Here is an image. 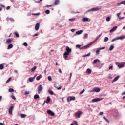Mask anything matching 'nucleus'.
<instances>
[{"mask_svg": "<svg viewBox=\"0 0 125 125\" xmlns=\"http://www.w3.org/2000/svg\"><path fill=\"white\" fill-rule=\"evenodd\" d=\"M14 108V106H11L9 108L8 112H9V114H10V115H12V114H13V110Z\"/></svg>", "mask_w": 125, "mask_h": 125, "instance_id": "obj_8", "label": "nucleus"}, {"mask_svg": "<svg viewBox=\"0 0 125 125\" xmlns=\"http://www.w3.org/2000/svg\"><path fill=\"white\" fill-rule=\"evenodd\" d=\"M4 69V66L3 64H0V69L2 70Z\"/></svg>", "mask_w": 125, "mask_h": 125, "instance_id": "obj_35", "label": "nucleus"}, {"mask_svg": "<svg viewBox=\"0 0 125 125\" xmlns=\"http://www.w3.org/2000/svg\"><path fill=\"white\" fill-rule=\"evenodd\" d=\"M101 9V8H99V7H95V8H92L87 11V12H91V11H98L99 10Z\"/></svg>", "mask_w": 125, "mask_h": 125, "instance_id": "obj_4", "label": "nucleus"}, {"mask_svg": "<svg viewBox=\"0 0 125 125\" xmlns=\"http://www.w3.org/2000/svg\"><path fill=\"white\" fill-rule=\"evenodd\" d=\"M42 75H39V76H37V77H36V80H37V81H39V80H40V79H41V78H42Z\"/></svg>", "mask_w": 125, "mask_h": 125, "instance_id": "obj_29", "label": "nucleus"}, {"mask_svg": "<svg viewBox=\"0 0 125 125\" xmlns=\"http://www.w3.org/2000/svg\"><path fill=\"white\" fill-rule=\"evenodd\" d=\"M125 18V17H119V19L120 20H123Z\"/></svg>", "mask_w": 125, "mask_h": 125, "instance_id": "obj_60", "label": "nucleus"}, {"mask_svg": "<svg viewBox=\"0 0 125 125\" xmlns=\"http://www.w3.org/2000/svg\"><path fill=\"white\" fill-rule=\"evenodd\" d=\"M86 73L88 74H90L92 73V70L90 69V68H88L86 70Z\"/></svg>", "mask_w": 125, "mask_h": 125, "instance_id": "obj_14", "label": "nucleus"}, {"mask_svg": "<svg viewBox=\"0 0 125 125\" xmlns=\"http://www.w3.org/2000/svg\"><path fill=\"white\" fill-rule=\"evenodd\" d=\"M88 34H85L84 36V39H87L88 38Z\"/></svg>", "mask_w": 125, "mask_h": 125, "instance_id": "obj_38", "label": "nucleus"}, {"mask_svg": "<svg viewBox=\"0 0 125 125\" xmlns=\"http://www.w3.org/2000/svg\"><path fill=\"white\" fill-rule=\"evenodd\" d=\"M59 72L60 73H62V70H61V68H59Z\"/></svg>", "mask_w": 125, "mask_h": 125, "instance_id": "obj_59", "label": "nucleus"}, {"mask_svg": "<svg viewBox=\"0 0 125 125\" xmlns=\"http://www.w3.org/2000/svg\"><path fill=\"white\" fill-rule=\"evenodd\" d=\"M76 47H78V48H80V49H81V45H77L76 46Z\"/></svg>", "mask_w": 125, "mask_h": 125, "instance_id": "obj_50", "label": "nucleus"}, {"mask_svg": "<svg viewBox=\"0 0 125 125\" xmlns=\"http://www.w3.org/2000/svg\"><path fill=\"white\" fill-rule=\"evenodd\" d=\"M76 100V98L74 96H69L67 98V101L68 102H70L71 101H75Z\"/></svg>", "mask_w": 125, "mask_h": 125, "instance_id": "obj_3", "label": "nucleus"}, {"mask_svg": "<svg viewBox=\"0 0 125 125\" xmlns=\"http://www.w3.org/2000/svg\"><path fill=\"white\" fill-rule=\"evenodd\" d=\"M108 40H109V38L107 37H105L104 39V42H107L108 41Z\"/></svg>", "mask_w": 125, "mask_h": 125, "instance_id": "obj_41", "label": "nucleus"}, {"mask_svg": "<svg viewBox=\"0 0 125 125\" xmlns=\"http://www.w3.org/2000/svg\"><path fill=\"white\" fill-rule=\"evenodd\" d=\"M117 65L119 68H122L124 67V64L123 63H121V64L118 63Z\"/></svg>", "mask_w": 125, "mask_h": 125, "instance_id": "obj_30", "label": "nucleus"}, {"mask_svg": "<svg viewBox=\"0 0 125 125\" xmlns=\"http://www.w3.org/2000/svg\"><path fill=\"white\" fill-rule=\"evenodd\" d=\"M113 49H114V44L111 45L109 47V50L112 51Z\"/></svg>", "mask_w": 125, "mask_h": 125, "instance_id": "obj_25", "label": "nucleus"}, {"mask_svg": "<svg viewBox=\"0 0 125 125\" xmlns=\"http://www.w3.org/2000/svg\"><path fill=\"white\" fill-rule=\"evenodd\" d=\"M72 76V73H70L69 79H71Z\"/></svg>", "mask_w": 125, "mask_h": 125, "instance_id": "obj_55", "label": "nucleus"}, {"mask_svg": "<svg viewBox=\"0 0 125 125\" xmlns=\"http://www.w3.org/2000/svg\"><path fill=\"white\" fill-rule=\"evenodd\" d=\"M37 68V66H34V67L32 68L31 69V72H34V71H35Z\"/></svg>", "mask_w": 125, "mask_h": 125, "instance_id": "obj_31", "label": "nucleus"}, {"mask_svg": "<svg viewBox=\"0 0 125 125\" xmlns=\"http://www.w3.org/2000/svg\"><path fill=\"white\" fill-rule=\"evenodd\" d=\"M83 32V30H81L80 31H77L76 32V34H77V35H80V34H82Z\"/></svg>", "mask_w": 125, "mask_h": 125, "instance_id": "obj_20", "label": "nucleus"}, {"mask_svg": "<svg viewBox=\"0 0 125 125\" xmlns=\"http://www.w3.org/2000/svg\"><path fill=\"white\" fill-rule=\"evenodd\" d=\"M34 98L35 99H38V98H40V96L37 95V94H36L34 96Z\"/></svg>", "mask_w": 125, "mask_h": 125, "instance_id": "obj_27", "label": "nucleus"}, {"mask_svg": "<svg viewBox=\"0 0 125 125\" xmlns=\"http://www.w3.org/2000/svg\"><path fill=\"white\" fill-rule=\"evenodd\" d=\"M100 62V60H98V59H96V60H94V61H93V63L94 64H96V63H97V62Z\"/></svg>", "mask_w": 125, "mask_h": 125, "instance_id": "obj_15", "label": "nucleus"}, {"mask_svg": "<svg viewBox=\"0 0 125 125\" xmlns=\"http://www.w3.org/2000/svg\"><path fill=\"white\" fill-rule=\"evenodd\" d=\"M48 92H49V93L50 94H51V95H53L54 94V92H53V91H51V90H48Z\"/></svg>", "mask_w": 125, "mask_h": 125, "instance_id": "obj_34", "label": "nucleus"}, {"mask_svg": "<svg viewBox=\"0 0 125 125\" xmlns=\"http://www.w3.org/2000/svg\"><path fill=\"white\" fill-rule=\"evenodd\" d=\"M92 44H91V43H89L88 45L83 46L82 47L80 48L81 50H83V49H87L88 48H89L91 45H92Z\"/></svg>", "mask_w": 125, "mask_h": 125, "instance_id": "obj_7", "label": "nucleus"}, {"mask_svg": "<svg viewBox=\"0 0 125 125\" xmlns=\"http://www.w3.org/2000/svg\"><path fill=\"white\" fill-rule=\"evenodd\" d=\"M43 90V86L42 85H40L38 87V93H41V92Z\"/></svg>", "mask_w": 125, "mask_h": 125, "instance_id": "obj_6", "label": "nucleus"}, {"mask_svg": "<svg viewBox=\"0 0 125 125\" xmlns=\"http://www.w3.org/2000/svg\"><path fill=\"white\" fill-rule=\"evenodd\" d=\"M36 76H34V77H31L28 79V81L30 82H33L34 80L35 79Z\"/></svg>", "mask_w": 125, "mask_h": 125, "instance_id": "obj_16", "label": "nucleus"}, {"mask_svg": "<svg viewBox=\"0 0 125 125\" xmlns=\"http://www.w3.org/2000/svg\"><path fill=\"white\" fill-rule=\"evenodd\" d=\"M85 89H83V90L80 92L79 94L81 95V94L85 92Z\"/></svg>", "mask_w": 125, "mask_h": 125, "instance_id": "obj_44", "label": "nucleus"}, {"mask_svg": "<svg viewBox=\"0 0 125 125\" xmlns=\"http://www.w3.org/2000/svg\"><path fill=\"white\" fill-rule=\"evenodd\" d=\"M12 80V78L10 77L7 80V81L6 82V83H8L10 81H11Z\"/></svg>", "mask_w": 125, "mask_h": 125, "instance_id": "obj_37", "label": "nucleus"}, {"mask_svg": "<svg viewBox=\"0 0 125 125\" xmlns=\"http://www.w3.org/2000/svg\"><path fill=\"white\" fill-rule=\"evenodd\" d=\"M13 44H9V45L8 46L7 49H11V48H13Z\"/></svg>", "mask_w": 125, "mask_h": 125, "instance_id": "obj_26", "label": "nucleus"}, {"mask_svg": "<svg viewBox=\"0 0 125 125\" xmlns=\"http://www.w3.org/2000/svg\"><path fill=\"white\" fill-rule=\"evenodd\" d=\"M90 55H91V52L89 53L88 54H86L85 55L83 56L82 57H85L86 56L89 57V56H90Z\"/></svg>", "mask_w": 125, "mask_h": 125, "instance_id": "obj_33", "label": "nucleus"}, {"mask_svg": "<svg viewBox=\"0 0 125 125\" xmlns=\"http://www.w3.org/2000/svg\"><path fill=\"white\" fill-rule=\"evenodd\" d=\"M51 98L50 97H47V100H46V101L45 102H46V103L47 104L49 103L50 101H51Z\"/></svg>", "mask_w": 125, "mask_h": 125, "instance_id": "obj_17", "label": "nucleus"}, {"mask_svg": "<svg viewBox=\"0 0 125 125\" xmlns=\"http://www.w3.org/2000/svg\"><path fill=\"white\" fill-rule=\"evenodd\" d=\"M121 4H123V5H125V0L124 1H122V2H120V3H118V4H117V5H118V6H120V5H121Z\"/></svg>", "mask_w": 125, "mask_h": 125, "instance_id": "obj_24", "label": "nucleus"}, {"mask_svg": "<svg viewBox=\"0 0 125 125\" xmlns=\"http://www.w3.org/2000/svg\"><path fill=\"white\" fill-rule=\"evenodd\" d=\"M40 28V24L37 23L35 26V29L37 31H38L39 30Z\"/></svg>", "mask_w": 125, "mask_h": 125, "instance_id": "obj_12", "label": "nucleus"}, {"mask_svg": "<svg viewBox=\"0 0 125 125\" xmlns=\"http://www.w3.org/2000/svg\"><path fill=\"white\" fill-rule=\"evenodd\" d=\"M100 116H102V115H103V112H101L100 113Z\"/></svg>", "mask_w": 125, "mask_h": 125, "instance_id": "obj_64", "label": "nucleus"}, {"mask_svg": "<svg viewBox=\"0 0 125 125\" xmlns=\"http://www.w3.org/2000/svg\"><path fill=\"white\" fill-rule=\"evenodd\" d=\"M104 98H95L92 100V102H98L100 101L101 100H103Z\"/></svg>", "mask_w": 125, "mask_h": 125, "instance_id": "obj_11", "label": "nucleus"}, {"mask_svg": "<svg viewBox=\"0 0 125 125\" xmlns=\"http://www.w3.org/2000/svg\"><path fill=\"white\" fill-rule=\"evenodd\" d=\"M56 88H57L58 90H60L62 89V87L61 85H60L59 87H56Z\"/></svg>", "mask_w": 125, "mask_h": 125, "instance_id": "obj_49", "label": "nucleus"}, {"mask_svg": "<svg viewBox=\"0 0 125 125\" xmlns=\"http://www.w3.org/2000/svg\"><path fill=\"white\" fill-rule=\"evenodd\" d=\"M38 35H39L38 34H36L34 35L33 36L35 37V36H38Z\"/></svg>", "mask_w": 125, "mask_h": 125, "instance_id": "obj_63", "label": "nucleus"}, {"mask_svg": "<svg viewBox=\"0 0 125 125\" xmlns=\"http://www.w3.org/2000/svg\"><path fill=\"white\" fill-rule=\"evenodd\" d=\"M117 28H118V27H117V26L114 27L112 29H111L110 30V32L112 33V32H114L115 30H116V29H117Z\"/></svg>", "mask_w": 125, "mask_h": 125, "instance_id": "obj_18", "label": "nucleus"}, {"mask_svg": "<svg viewBox=\"0 0 125 125\" xmlns=\"http://www.w3.org/2000/svg\"><path fill=\"white\" fill-rule=\"evenodd\" d=\"M10 6L6 7V10H9V9H10Z\"/></svg>", "mask_w": 125, "mask_h": 125, "instance_id": "obj_61", "label": "nucleus"}, {"mask_svg": "<svg viewBox=\"0 0 125 125\" xmlns=\"http://www.w3.org/2000/svg\"><path fill=\"white\" fill-rule=\"evenodd\" d=\"M109 70H113V66H110L109 67Z\"/></svg>", "mask_w": 125, "mask_h": 125, "instance_id": "obj_58", "label": "nucleus"}, {"mask_svg": "<svg viewBox=\"0 0 125 125\" xmlns=\"http://www.w3.org/2000/svg\"><path fill=\"white\" fill-rule=\"evenodd\" d=\"M30 94V92L29 91H25V95H27V94Z\"/></svg>", "mask_w": 125, "mask_h": 125, "instance_id": "obj_48", "label": "nucleus"}, {"mask_svg": "<svg viewBox=\"0 0 125 125\" xmlns=\"http://www.w3.org/2000/svg\"><path fill=\"white\" fill-rule=\"evenodd\" d=\"M45 13H46L47 14H49L50 13V10H46L45 11Z\"/></svg>", "mask_w": 125, "mask_h": 125, "instance_id": "obj_43", "label": "nucleus"}, {"mask_svg": "<svg viewBox=\"0 0 125 125\" xmlns=\"http://www.w3.org/2000/svg\"><path fill=\"white\" fill-rule=\"evenodd\" d=\"M73 123L76 125H78V123L76 121H74Z\"/></svg>", "mask_w": 125, "mask_h": 125, "instance_id": "obj_47", "label": "nucleus"}, {"mask_svg": "<svg viewBox=\"0 0 125 125\" xmlns=\"http://www.w3.org/2000/svg\"><path fill=\"white\" fill-rule=\"evenodd\" d=\"M48 80L49 81H51L52 80V77L50 76H48Z\"/></svg>", "mask_w": 125, "mask_h": 125, "instance_id": "obj_46", "label": "nucleus"}, {"mask_svg": "<svg viewBox=\"0 0 125 125\" xmlns=\"http://www.w3.org/2000/svg\"><path fill=\"white\" fill-rule=\"evenodd\" d=\"M9 20H10L11 21H15V20H14V19H13V18H10Z\"/></svg>", "mask_w": 125, "mask_h": 125, "instance_id": "obj_57", "label": "nucleus"}, {"mask_svg": "<svg viewBox=\"0 0 125 125\" xmlns=\"http://www.w3.org/2000/svg\"><path fill=\"white\" fill-rule=\"evenodd\" d=\"M23 45L25 46H28V44L26 42L23 43Z\"/></svg>", "mask_w": 125, "mask_h": 125, "instance_id": "obj_53", "label": "nucleus"}, {"mask_svg": "<svg viewBox=\"0 0 125 125\" xmlns=\"http://www.w3.org/2000/svg\"><path fill=\"white\" fill-rule=\"evenodd\" d=\"M117 40H118V38H115L114 39H113V40H111V42H114V41H116Z\"/></svg>", "mask_w": 125, "mask_h": 125, "instance_id": "obj_56", "label": "nucleus"}, {"mask_svg": "<svg viewBox=\"0 0 125 125\" xmlns=\"http://www.w3.org/2000/svg\"><path fill=\"white\" fill-rule=\"evenodd\" d=\"M66 51H65L63 54V57L65 60H68V55L71 53L72 49L70 48L69 47L67 46L66 47Z\"/></svg>", "mask_w": 125, "mask_h": 125, "instance_id": "obj_1", "label": "nucleus"}, {"mask_svg": "<svg viewBox=\"0 0 125 125\" xmlns=\"http://www.w3.org/2000/svg\"><path fill=\"white\" fill-rule=\"evenodd\" d=\"M20 117L21 118H26V117H27V115L26 114H20Z\"/></svg>", "mask_w": 125, "mask_h": 125, "instance_id": "obj_23", "label": "nucleus"}, {"mask_svg": "<svg viewBox=\"0 0 125 125\" xmlns=\"http://www.w3.org/2000/svg\"><path fill=\"white\" fill-rule=\"evenodd\" d=\"M8 91L9 92H13L14 91V90L13 88H9Z\"/></svg>", "mask_w": 125, "mask_h": 125, "instance_id": "obj_36", "label": "nucleus"}, {"mask_svg": "<svg viewBox=\"0 0 125 125\" xmlns=\"http://www.w3.org/2000/svg\"><path fill=\"white\" fill-rule=\"evenodd\" d=\"M60 0H55L54 5H57L59 4Z\"/></svg>", "mask_w": 125, "mask_h": 125, "instance_id": "obj_21", "label": "nucleus"}, {"mask_svg": "<svg viewBox=\"0 0 125 125\" xmlns=\"http://www.w3.org/2000/svg\"><path fill=\"white\" fill-rule=\"evenodd\" d=\"M100 52V51L99 50H97L96 51V53H97V55H98L99 54V52Z\"/></svg>", "mask_w": 125, "mask_h": 125, "instance_id": "obj_51", "label": "nucleus"}, {"mask_svg": "<svg viewBox=\"0 0 125 125\" xmlns=\"http://www.w3.org/2000/svg\"><path fill=\"white\" fill-rule=\"evenodd\" d=\"M12 40L11 39H8L6 40V43L10 44L12 42Z\"/></svg>", "mask_w": 125, "mask_h": 125, "instance_id": "obj_19", "label": "nucleus"}, {"mask_svg": "<svg viewBox=\"0 0 125 125\" xmlns=\"http://www.w3.org/2000/svg\"><path fill=\"white\" fill-rule=\"evenodd\" d=\"M11 98L14 99V100H16V98L15 97L14 95L12 94L11 96Z\"/></svg>", "mask_w": 125, "mask_h": 125, "instance_id": "obj_42", "label": "nucleus"}, {"mask_svg": "<svg viewBox=\"0 0 125 125\" xmlns=\"http://www.w3.org/2000/svg\"><path fill=\"white\" fill-rule=\"evenodd\" d=\"M75 20H76L75 18H73V19H69V21H75Z\"/></svg>", "mask_w": 125, "mask_h": 125, "instance_id": "obj_45", "label": "nucleus"}, {"mask_svg": "<svg viewBox=\"0 0 125 125\" xmlns=\"http://www.w3.org/2000/svg\"><path fill=\"white\" fill-rule=\"evenodd\" d=\"M106 21L107 22H109V21H110V20H111V18H110V17H108L106 18Z\"/></svg>", "mask_w": 125, "mask_h": 125, "instance_id": "obj_40", "label": "nucleus"}, {"mask_svg": "<svg viewBox=\"0 0 125 125\" xmlns=\"http://www.w3.org/2000/svg\"><path fill=\"white\" fill-rule=\"evenodd\" d=\"M120 78V76H117L116 77H115L114 80H113V82H115L116 81H117L119 78Z\"/></svg>", "mask_w": 125, "mask_h": 125, "instance_id": "obj_22", "label": "nucleus"}, {"mask_svg": "<svg viewBox=\"0 0 125 125\" xmlns=\"http://www.w3.org/2000/svg\"><path fill=\"white\" fill-rule=\"evenodd\" d=\"M120 15H121V13H118L117 14V17L119 18H120Z\"/></svg>", "mask_w": 125, "mask_h": 125, "instance_id": "obj_54", "label": "nucleus"}, {"mask_svg": "<svg viewBox=\"0 0 125 125\" xmlns=\"http://www.w3.org/2000/svg\"><path fill=\"white\" fill-rule=\"evenodd\" d=\"M47 113L48 115H50V116H55V113L50 110H47Z\"/></svg>", "mask_w": 125, "mask_h": 125, "instance_id": "obj_9", "label": "nucleus"}, {"mask_svg": "<svg viewBox=\"0 0 125 125\" xmlns=\"http://www.w3.org/2000/svg\"><path fill=\"white\" fill-rule=\"evenodd\" d=\"M81 20H82V21L84 22H90V21H91L90 19H89L88 18H85V17H84V18H82Z\"/></svg>", "mask_w": 125, "mask_h": 125, "instance_id": "obj_5", "label": "nucleus"}, {"mask_svg": "<svg viewBox=\"0 0 125 125\" xmlns=\"http://www.w3.org/2000/svg\"><path fill=\"white\" fill-rule=\"evenodd\" d=\"M102 35V34H101L98 36H97V37L96 38V39L94 41H93L92 42H91V44H92V45L93 43H95V42H96L97 40H98V39H99V37H100Z\"/></svg>", "mask_w": 125, "mask_h": 125, "instance_id": "obj_10", "label": "nucleus"}, {"mask_svg": "<svg viewBox=\"0 0 125 125\" xmlns=\"http://www.w3.org/2000/svg\"><path fill=\"white\" fill-rule=\"evenodd\" d=\"M33 15H35V16H38V15H40V13H36V14H33Z\"/></svg>", "mask_w": 125, "mask_h": 125, "instance_id": "obj_52", "label": "nucleus"}, {"mask_svg": "<svg viewBox=\"0 0 125 125\" xmlns=\"http://www.w3.org/2000/svg\"><path fill=\"white\" fill-rule=\"evenodd\" d=\"M125 38V36H121V37H118L117 39L119 40V39H120V40H123Z\"/></svg>", "mask_w": 125, "mask_h": 125, "instance_id": "obj_32", "label": "nucleus"}, {"mask_svg": "<svg viewBox=\"0 0 125 125\" xmlns=\"http://www.w3.org/2000/svg\"><path fill=\"white\" fill-rule=\"evenodd\" d=\"M83 112L82 111H79L75 113V118L79 119L81 118V116L83 115Z\"/></svg>", "mask_w": 125, "mask_h": 125, "instance_id": "obj_2", "label": "nucleus"}, {"mask_svg": "<svg viewBox=\"0 0 125 125\" xmlns=\"http://www.w3.org/2000/svg\"><path fill=\"white\" fill-rule=\"evenodd\" d=\"M93 91H95L96 92H99V91H100V88L95 87L93 89Z\"/></svg>", "mask_w": 125, "mask_h": 125, "instance_id": "obj_13", "label": "nucleus"}, {"mask_svg": "<svg viewBox=\"0 0 125 125\" xmlns=\"http://www.w3.org/2000/svg\"><path fill=\"white\" fill-rule=\"evenodd\" d=\"M14 34L15 35L16 37L17 38L19 37V34L16 32H14Z\"/></svg>", "mask_w": 125, "mask_h": 125, "instance_id": "obj_39", "label": "nucleus"}, {"mask_svg": "<svg viewBox=\"0 0 125 125\" xmlns=\"http://www.w3.org/2000/svg\"><path fill=\"white\" fill-rule=\"evenodd\" d=\"M103 118L104 119V120H105V121H106V123H108L109 124V120H108L107 118H106V117L105 116H104L103 117Z\"/></svg>", "mask_w": 125, "mask_h": 125, "instance_id": "obj_28", "label": "nucleus"}, {"mask_svg": "<svg viewBox=\"0 0 125 125\" xmlns=\"http://www.w3.org/2000/svg\"><path fill=\"white\" fill-rule=\"evenodd\" d=\"M76 29H71V31L72 32H74L75 31Z\"/></svg>", "mask_w": 125, "mask_h": 125, "instance_id": "obj_62", "label": "nucleus"}]
</instances>
